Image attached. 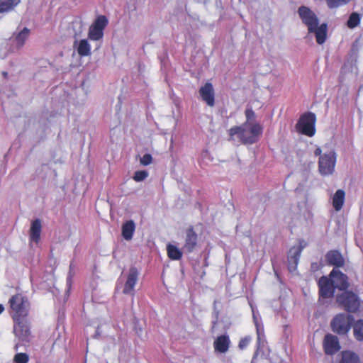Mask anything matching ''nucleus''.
Returning <instances> with one entry per match:
<instances>
[{"label": "nucleus", "instance_id": "nucleus-36", "mask_svg": "<svg viewBox=\"0 0 363 363\" xmlns=\"http://www.w3.org/2000/svg\"><path fill=\"white\" fill-rule=\"evenodd\" d=\"M314 155H315V156H316V157H318V156L319 157H320V156H322V155H322V150H321V148H320V147H317V148L315 150V151H314Z\"/></svg>", "mask_w": 363, "mask_h": 363}, {"label": "nucleus", "instance_id": "nucleus-22", "mask_svg": "<svg viewBox=\"0 0 363 363\" xmlns=\"http://www.w3.org/2000/svg\"><path fill=\"white\" fill-rule=\"evenodd\" d=\"M345 199V192L342 189L336 191L333 196V206L336 211L342 208Z\"/></svg>", "mask_w": 363, "mask_h": 363}, {"label": "nucleus", "instance_id": "nucleus-16", "mask_svg": "<svg viewBox=\"0 0 363 363\" xmlns=\"http://www.w3.org/2000/svg\"><path fill=\"white\" fill-rule=\"evenodd\" d=\"M199 94L203 101L211 107L215 105V93L213 84L211 82H206L199 89Z\"/></svg>", "mask_w": 363, "mask_h": 363}, {"label": "nucleus", "instance_id": "nucleus-8", "mask_svg": "<svg viewBox=\"0 0 363 363\" xmlns=\"http://www.w3.org/2000/svg\"><path fill=\"white\" fill-rule=\"evenodd\" d=\"M298 13L303 23L308 28V31L311 33L319 23L316 14L308 7L301 6L298 9Z\"/></svg>", "mask_w": 363, "mask_h": 363}, {"label": "nucleus", "instance_id": "nucleus-21", "mask_svg": "<svg viewBox=\"0 0 363 363\" xmlns=\"http://www.w3.org/2000/svg\"><path fill=\"white\" fill-rule=\"evenodd\" d=\"M77 43V51L80 57H86L91 55V48L86 39L81 40L79 42L75 41L74 46H76Z\"/></svg>", "mask_w": 363, "mask_h": 363}, {"label": "nucleus", "instance_id": "nucleus-10", "mask_svg": "<svg viewBox=\"0 0 363 363\" xmlns=\"http://www.w3.org/2000/svg\"><path fill=\"white\" fill-rule=\"evenodd\" d=\"M319 298H330L335 295V289L334 283L331 281L330 277L323 276L318 282Z\"/></svg>", "mask_w": 363, "mask_h": 363}, {"label": "nucleus", "instance_id": "nucleus-3", "mask_svg": "<svg viewBox=\"0 0 363 363\" xmlns=\"http://www.w3.org/2000/svg\"><path fill=\"white\" fill-rule=\"evenodd\" d=\"M316 116L314 113L306 111L301 114L295 125L296 130L303 135L313 137L316 129Z\"/></svg>", "mask_w": 363, "mask_h": 363}, {"label": "nucleus", "instance_id": "nucleus-6", "mask_svg": "<svg viewBox=\"0 0 363 363\" xmlns=\"http://www.w3.org/2000/svg\"><path fill=\"white\" fill-rule=\"evenodd\" d=\"M337 156L334 150L324 153L318 160V169L320 174L327 176L332 174L335 171Z\"/></svg>", "mask_w": 363, "mask_h": 363}, {"label": "nucleus", "instance_id": "nucleus-25", "mask_svg": "<svg viewBox=\"0 0 363 363\" xmlns=\"http://www.w3.org/2000/svg\"><path fill=\"white\" fill-rule=\"evenodd\" d=\"M20 2L21 0H0V13L13 10Z\"/></svg>", "mask_w": 363, "mask_h": 363}, {"label": "nucleus", "instance_id": "nucleus-35", "mask_svg": "<svg viewBox=\"0 0 363 363\" xmlns=\"http://www.w3.org/2000/svg\"><path fill=\"white\" fill-rule=\"evenodd\" d=\"M152 157L150 154L146 153L141 158H140V163L144 165L147 166L152 163Z\"/></svg>", "mask_w": 363, "mask_h": 363}, {"label": "nucleus", "instance_id": "nucleus-7", "mask_svg": "<svg viewBox=\"0 0 363 363\" xmlns=\"http://www.w3.org/2000/svg\"><path fill=\"white\" fill-rule=\"evenodd\" d=\"M108 23L107 18L104 15L97 16L89 26L88 38L91 40H99L104 36V30Z\"/></svg>", "mask_w": 363, "mask_h": 363}, {"label": "nucleus", "instance_id": "nucleus-11", "mask_svg": "<svg viewBox=\"0 0 363 363\" xmlns=\"http://www.w3.org/2000/svg\"><path fill=\"white\" fill-rule=\"evenodd\" d=\"M25 318H21L18 320H13V332L19 340L28 342L30 332L29 325Z\"/></svg>", "mask_w": 363, "mask_h": 363}, {"label": "nucleus", "instance_id": "nucleus-14", "mask_svg": "<svg viewBox=\"0 0 363 363\" xmlns=\"http://www.w3.org/2000/svg\"><path fill=\"white\" fill-rule=\"evenodd\" d=\"M138 275L139 273L136 267H132L130 268L123 290L124 294H135L134 288L138 281Z\"/></svg>", "mask_w": 363, "mask_h": 363}, {"label": "nucleus", "instance_id": "nucleus-29", "mask_svg": "<svg viewBox=\"0 0 363 363\" xmlns=\"http://www.w3.org/2000/svg\"><path fill=\"white\" fill-rule=\"evenodd\" d=\"M30 30L27 28H24L16 35L15 40L18 47H22L25 44V42L28 38Z\"/></svg>", "mask_w": 363, "mask_h": 363}, {"label": "nucleus", "instance_id": "nucleus-23", "mask_svg": "<svg viewBox=\"0 0 363 363\" xmlns=\"http://www.w3.org/2000/svg\"><path fill=\"white\" fill-rule=\"evenodd\" d=\"M135 225L133 220L125 222L122 226V235L126 240H129L133 238Z\"/></svg>", "mask_w": 363, "mask_h": 363}, {"label": "nucleus", "instance_id": "nucleus-37", "mask_svg": "<svg viewBox=\"0 0 363 363\" xmlns=\"http://www.w3.org/2000/svg\"><path fill=\"white\" fill-rule=\"evenodd\" d=\"M4 307L3 305L0 304V314L4 311Z\"/></svg>", "mask_w": 363, "mask_h": 363}, {"label": "nucleus", "instance_id": "nucleus-24", "mask_svg": "<svg viewBox=\"0 0 363 363\" xmlns=\"http://www.w3.org/2000/svg\"><path fill=\"white\" fill-rule=\"evenodd\" d=\"M167 252L168 257L172 260H179L183 255L181 250L170 243L167 245Z\"/></svg>", "mask_w": 363, "mask_h": 363}, {"label": "nucleus", "instance_id": "nucleus-31", "mask_svg": "<svg viewBox=\"0 0 363 363\" xmlns=\"http://www.w3.org/2000/svg\"><path fill=\"white\" fill-rule=\"evenodd\" d=\"M14 363H28L29 362V356L27 353H16L13 357Z\"/></svg>", "mask_w": 363, "mask_h": 363}, {"label": "nucleus", "instance_id": "nucleus-12", "mask_svg": "<svg viewBox=\"0 0 363 363\" xmlns=\"http://www.w3.org/2000/svg\"><path fill=\"white\" fill-rule=\"evenodd\" d=\"M329 277L333 283H334L335 289H337L342 292L348 289L350 286L349 278L345 274L340 270L333 269L330 272Z\"/></svg>", "mask_w": 363, "mask_h": 363}, {"label": "nucleus", "instance_id": "nucleus-30", "mask_svg": "<svg viewBox=\"0 0 363 363\" xmlns=\"http://www.w3.org/2000/svg\"><path fill=\"white\" fill-rule=\"evenodd\" d=\"M350 0H325L328 7L330 9H337L347 4Z\"/></svg>", "mask_w": 363, "mask_h": 363}, {"label": "nucleus", "instance_id": "nucleus-18", "mask_svg": "<svg viewBox=\"0 0 363 363\" xmlns=\"http://www.w3.org/2000/svg\"><path fill=\"white\" fill-rule=\"evenodd\" d=\"M230 345V340L228 335H221L214 340L213 347L216 352L225 353Z\"/></svg>", "mask_w": 363, "mask_h": 363}, {"label": "nucleus", "instance_id": "nucleus-32", "mask_svg": "<svg viewBox=\"0 0 363 363\" xmlns=\"http://www.w3.org/2000/svg\"><path fill=\"white\" fill-rule=\"evenodd\" d=\"M245 115L246 117V121L244 123H248V124H255L256 122H255V111L250 108H247L245 111Z\"/></svg>", "mask_w": 363, "mask_h": 363}, {"label": "nucleus", "instance_id": "nucleus-20", "mask_svg": "<svg viewBox=\"0 0 363 363\" xmlns=\"http://www.w3.org/2000/svg\"><path fill=\"white\" fill-rule=\"evenodd\" d=\"M328 26L326 23H322L320 26H317L312 31L315 35L316 42L319 45L323 44L327 38Z\"/></svg>", "mask_w": 363, "mask_h": 363}, {"label": "nucleus", "instance_id": "nucleus-17", "mask_svg": "<svg viewBox=\"0 0 363 363\" xmlns=\"http://www.w3.org/2000/svg\"><path fill=\"white\" fill-rule=\"evenodd\" d=\"M328 264L335 267H342L345 264V259L342 254L336 250H330L325 255Z\"/></svg>", "mask_w": 363, "mask_h": 363}, {"label": "nucleus", "instance_id": "nucleus-15", "mask_svg": "<svg viewBox=\"0 0 363 363\" xmlns=\"http://www.w3.org/2000/svg\"><path fill=\"white\" fill-rule=\"evenodd\" d=\"M323 348L325 354L333 355L340 350L338 338L333 335L327 334L323 340Z\"/></svg>", "mask_w": 363, "mask_h": 363}, {"label": "nucleus", "instance_id": "nucleus-34", "mask_svg": "<svg viewBox=\"0 0 363 363\" xmlns=\"http://www.w3.org/2000/svg\"><path fill=\"white\" fill-rule=\"evenodd\" d=\"M251 340L252 338L250 336L241 338L238 344V347L242 350L245 349L251 342Z\"/></svg>", "mask_w": 363, "mask_h": 363}, {"label": "nucleus", "instance_id": "nucleus-38", "mask_svg": "<svg viewBox=\"0 0 363 363\" xmlns=\"http://www.w3.org/2000/svg\"><path fill=\"white\" fill-rule=\"evenodd\" d=\"M256 325H257V335H259V329L257 323H256Z\"/></svg>", "mask_w": 363, "mask_h": 363}, {"label": "nucleus", "instance_id": "nucleus-13", "mask_svg": "<svg viewBox=\"0 0 363 363\" xmlns=\"http://www.w3.org/2000/svg\"><path fill=\"white\" fill-rule=\"evenodd\" d=\"M185 233L186 236L183 250L187 253H191L197 247L198 235L193 226L189 227L186 230Z\"/></svg>", "mask_w": 363, "mask_h": 363}, {"label": "nucleus", "instance_id": "nucleus-19", "mask_svg": "<svg viewBox=\"0 0 363 363\" xmlns=\"http://www.w3.org/2000/svg\"><path fill=\"white\" fill-rule=\"evenodd\" d=\"M42 230L41 220L36 218L31 222L30 228V240L38 244L40 240Z\"/></svg>", "mask_w": 363, "mask_h": 363}, {"label": "nucleus", "instance_id": "nucleus-5", "mask_svg": "<svg viewBox=\"0 0 363 363\" xmlns=\"http://www.w3.org/2000/svg\"><path fill=\"white\" fill-rule=\"evenodd\" d=\"M353 320L352 315L339 313L331 321L332 330L339 335H346L350 330Z\"/></svg>", "mask_w": 363, "mask_h": 363}, {"label": "nucleus", "instance_id": "nucleus-9", "mask_svg": "<svg viewBox=\"0 0 363 363\" xmlns=\"http://www.w3.org/2000/svg\"><path fill=\"white\" fill-rule=\"evenodd\" d=\"M306 246V242L304 240H300L298 246H294L289 250L288 255V269L290 272L296 269L302 250Z\"/></svg>", "mask_w": 363, "mask_h": 363}, {"label": "nucleus", "instance_id": "nucleus-33", "mask_svg": "<svg viewBox=\"0 0 363 363\" xmlns=\"http://www.w3.org/2000/svg\"><path fill=\"white\" fill-rule=\"evenodd\" d=\"M148 177V172L146 170L136 171L133 175V179L137 182H142Z\"/></svg>", "mask_w": 363, "mask_h": 363}, {"label": "nucleus", "instance_id": "nucleus-4", "mask_svg": "<svg viewBox=\"0 0 363 363\" xmlns=\"http://www.w3.org/2000/svg\"><path fill=\"white\" fill-rule=\"evenodd\" d=\"M336 301L339 306L347 312L356 313L359 310L360 301L359 296L352 291L346 290L338 294Z\"/></svg>", "mask_w": 363, "mask_h": 363}, {"label": "nucleus", "instance_id": "nucleus-26", "mask_svg": "<svg viewBox=\"0 0 363 363\" xmlns=\"http://www.w3.org/2000/svg\"><path fill=\"white\" fill-rule=\"evenodd\" d=\"M359 358L353 352L350 351H343L341 352V359L339 363H358Z\"/></svg>", "mask_w": 363, "mask_h": 363}, {"label": "nucleus", "instance_id": "nucleus-27", "mask_svg": "<svg viewBox=\"0 0 363 363\" xmlns=\"http://www.w3.org/2000/svg\"><path fill=\"white\" fill-rule=\"evenodd\" d=\"M353 333L357 340L363 341V320L359 319L354 323Z\"/></svg>", "mask_w": 363, "mask_h": 363}, {"label": "nucleus", "instance_id": "nucleus-1", "mask_svg": "<svg viewBox=\"0 0 363 363\" xmlns=\"http://www.w3.org/2000/svg\"><path fill=\"white\" fill-rule=\"evenodd\" d=\"M262 132L263 128L258 123H255V124L242 123L228 130L229 140H233L234 137L237 136L242 144L252 145L258 141Z\"/></svg>", "mask_w": 363, "mask_h": 363}, {"label": "nucleus", "instance_id": "nucleus-2", "mask_svg": "<svg viewBox=\"0 0 363 363\" xmlns=\"http://www.w3.org/2000/svg\"><path fill=\"white\" fill-rule=\"evenodd\" d=\"M13 320L26 318L28 315L30 303L21 294L13 295L9 301Z\"/></svg>", "mask_w": 363, "mask_h": 363}, {"label": "nucleus", "instance_id": "nucleus-28", "mask_svg": "<svg viewBox=\"0 0 363 363\" xmlns=\"http://www.w3.org/2000/svg\"><path fill=\"white\" fill-rule=\"evenodd\" d=\"M361 22V16L357 12L352 13L349 18L347 21V26L350 28L353 29L358 26L360 24Z\"/></svg>", "mask_w": 363, "mask_h": 363}]
</instances>
